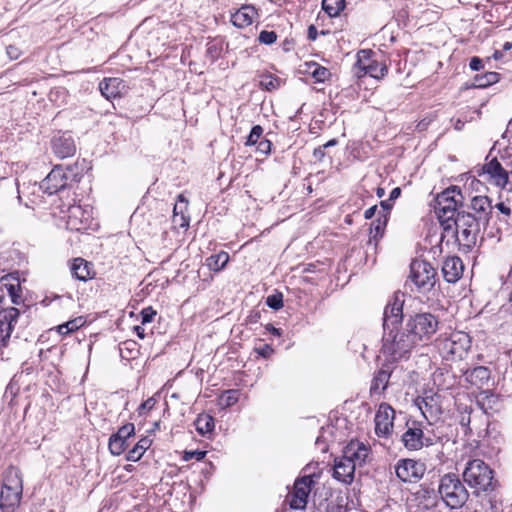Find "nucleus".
<instances>
[{
	"label": "nucleus",
	"mask_w": 512,
	"mask_h": 512,
	"mask_svg": "<svg viewBox=\"0 0 512 512\" xmlns=\"http://www.w3.org/2000/svg\"><path fill=\"white\" fill-rule=\"evenodd\" d=\"M463 480L476 495L490 494L498 487L492 468L481 459H471L462 473Z\"/></svg>",
	"instance_id": "obj_1"
},
{
	"label": "nucleus",
	"mask_w": 512,
	"mask_h": 512,
	"mask_svg": "<svg viewBox=\"0 0 512 512\" xmlns=\"http://www.w3.org/2000/svg\"><path fill=\"white\" fill-rule=\"evenodd\" d=\"M416 346L418 344L407 328L397 332H394V329L384 331L382 353L390 361L407 358Z\"/></svg>",
	"instance_id": "obj_2"
},
{
	"label": "nucleus",
	"mask_w": 512,
	"mask_h": 512,
	"mask_svg": "<svg viewBox=\"0 0 512 512\" xmlns=\"http://www.w3.org/2000/svg\"><path fill=\"white\" fill-rule=\"evenodd\" d=\"M438 492L444 503L451 509L461 508L469 498L468 490L453 473H447L441 477Z\"/></svg>",
	"instance_id": "obj_3"
},
{
	"label": "nucleus",
	"mask_w": 512,
	"mask_h": 512,
	"mask_svg": "<svg viewBox=\"0 0 512 512\" xmlns=\"http://www.w3.org/2000/svg\"><path fill=\"white\" fill-rule=\"evenodd\" d=\"M439 321L431 313H418L412 316L406 324V328L418 345L425 344L436 333Z\"/></svg>",
	"instance_id": "obj_4"
},
{
	"label": "nucleus",
	"mask_w": 512,
	"mask_h": 512,
	"mask_svg": "<svg viewBox=\"0 0 512 512\" xmlns=\"http://www.w3.org/2000/svg\"><path fill=\"white\" fill-rule=\"evenodd\" d=\"M463 195L458 187H451L437 195L435 200V213L442 222L452 221L458 211V206L463 202Z\"/></svg>",
	"instance_id": "obj_5"
},
{
	"label": "nucleus",
	"mask_w": 512,
	"mask_h": 512,
	"mask_svg": "<svg viewBox=\"0 0 512 512\" xmlns=\"http://www.w3.org/2000/svg\"><path fill=\"white\" fill-rule=\"evenodd\" d=\"M410 280L416 286L419 293L430 292L437 281L435 268L425 260H413L410 264Z\"/></svg>",
	"instance_id": "obj_6"
},
{
	"label": "nucleus",
	"mask_w": 512,
	"mask_h": 512,
	"mask_svg": "<svg viewBox=\"0 0 512 512\" xmlns=\"http://www.w3.org/2000/svg\"><path fill=\"white\" fill-rule=\"evenodd\" d=\"M373 52L369 49L360 50L357 54V62L354 72L358 77L369 75L375 79H382L388 73V67L384 62L372 58Z\"/></svg>",
	"instance_id": "obj_7"
},
{
	"label": "nucleus",
	"mask_w": 512,
	"mask_h": 512,
	"mask_svg": "<svg viewBox=\"0 0 512 512\" xmlns=\"http://www.w3.org/2000/svg\"><path fill=\"white\" fill-rule=\"evenodd\" d=\"M404 295L394 293L385 306L383 313L384 331L395 329L403 319Z\"/></svg>",
	"instance_id": "obj_8"
},
{
	"label": "nucleus",
	"mask_w": 512,
	"mask_h": 512,
	"mask_svg": "<svg viewBox=\"0 0 512 512\" xmlns=\"http://www.w3.org/2000/svg\"><path fill=\"white\" fill-rule=\"evenodd\" d=\"M425 464L413 459H401L395 466L397 477L405 483H416L425 474Z\"/></svg>",
	"instance_id": "obj_9"
},
{
	"label": "nucleus",
	"mask_w": 512,
	"mask_h": 512,
	"mask_svg": "<svg viewBox=\"0 0 512 512\" xmlns=\"http://www.w3.org/2000/svg\"><path fill=\"white\" fill-rule=\"evenodd\" d=\"M402 442L406 449L417 451L424 446L428 447L433 445L435 439L434 437L425 435L417 422H412L411 425L407 424V430L402 435Z\"/></svg>",
	"instance_id": "obj_10"
},
{
	"label": "nucleus",
	"mask_w": 512,
	"mask_h": 512,
	"mask_svg": "<svg viewBox=\"0 0 512 512\" xmlns=\"http://www.w3.org/2000/svg\"><path fill=\"white\" fill-rule=\"evenodd\" d=\"M93 221L92 209L81 205H72L68 209L67 228L73 231H82L90 228Z\"/></svg>",
	"instance_id": "obj_11"
},
{
	"label": "nucleus",
	"mask_w": 512,
	"mask_h": 512,
	"mask_svg": "<svg viewBox=\"0 0 512 512\" xmlns=\"http://www.w3.org/2000/svg\"><path fill=\"white\" fill-rule=\"evenodd\" d=\"M313 485L314 480L311 476H303L295 481L289 500L292 509L302 510L306 507L307 499Z\"/></svg>",
	"instance_id": "obj_12"
},
{
	"label": "nucleus",
	"mask_w": 512,
	"mask_h": 512,
	"mask_svg": "<svg viewBox=\"0 0 512 512\" xmlns=\"http://www.w3.org/2000/svg\"><path fill=\"white\" fill-rule=\"evenodd\" d=\"M69 185V175L61 166H55L42 180L40 188L48 195L64 191Z\"/></svg>",
	"instance_id": "obj_13"
},
{
	"label": "nucleus",
	"mask_w": 512,
	"mask_h": 512,
	"mask_svg": "<svg viewBox=\"0 0 512 512\" xmlns=\"http://www.w3.org/2000/svg\"><path fill=\"white\" fill-rule=\"evenodd\" d=\"M394 409L387 403L380 404L375 415V432L380 437H388L393 430Z\"/></svg>",
	"instance_id": "obj_14"
},
{
	"label": "nucleus",
	"mask_w": 512,
	"mask_h": 512,
	"mask_svg": "<svg viewBox=\"0 0 512 512\" xmlns=\"http://www.w3.org/2000/svg\"><path fill=\"white\" fill-rule=\"evenodd\" d=\"M19 315L20 312L15 307L7 308L0 314V350L7 347Z\"/></svg>",
	"instance_id": "obj_15"
},
{
	"label": "nucleus",
	"mask_w": 512,
	"mask_h": 512,
	"mask_svg": "<svg viewBox=\"0 0 512 512\" xmlns=\"http://www.w3.org/2000/svg\"><path fill=\"white\" fill-rule=\"evenodd\" d=\"M135 433V427L132 423H127L120 427L115 434H112L109 438L108 447L113 455H121L127 448V439L133 436Z\"/></svg>",
	"instance_id": "obj_16"
},
{
	"label": "nucleus",
	"mask_w": 512,
	"mask_h": 512,
	"mask_svg": "<svg viewBox=\"0 0 512 512\" xmlns=\"http://www.w3.org/2000/svg\"><path fill=\"white\" fill-rule=\"evenodd\" d=\"M468 208L472 211L471 213L473 216L483 223L484 227L488 225L493 206L491 200L487 196H474L471 199Z\"/></svg>",
	"instance_id": "obj_17"
},
{
	"label": "nucleus",
	"mask_w": 512,
	"mask_h": 512,
	"mask_svg": "<svg viewBox=\"0 0 512 512\" xmlns=\"http://www.w3.org/2000/svg\"><path fill=\"white\" fill-rule=\"evenodd\" d=\"M370 449L364 443L359 441H351L343 450V457L346 460H350L351 464L362 466L369 456Z\"/></svg>",
	"instance_id": "obj_18"
},
{
	"label": "nucleus",
	"mask_w": 512,
	"mask_h": 512,
	"mask_svg": "<svg viewBox=\"0 0 512 512\" xmlns=\"http://www.w3.org/2000/svg\"><path fill=\"white\" fill-rule=\"evenodd\" d=\"M52 149L59 158L65 159L75 154L76 145L69 133H62L53 137Z\"/></svg>",
	"instance_id": "obj_19"
},
{
	"label": "nucleus",
	"mask_w": 512,
	"mask_h": 512,
	"mask_svg": "<svg viewBox=\"0 0 512 512\" xmlns=\"http://www.w3.org/2000/svg\"><path fill=\"white\" fill-rule=\"evenodd\" d=\"M470 348L469 336L465 333H453L449 339L444 342V349L452 356L461 358Z\"/></svg>",
	"instance_id": "obj_20"
},
{
	"label": "nucleus",
	"mask_w": 512,
	"mask_h": 512,
	"mask_svg": "<svg viewBox=\"0 0 512 512\" xmlns=\"http://www.w3.org/2000/svg\"><path fill=\"white\" fill-rule=\"evenodd\" d=\"M463 271L464 265L460 257L450 256L444 260L442 265V273L444 279L448 283L457 282L461 278Z\"/></svg>",
	"instance_id": "obj_21"
},
{
	"label": "nucleus",
	"mask_w": 512,
	"mask_h": 512,
	"mask_svg": "<svg viewBox=\"0 0 512 512\" xmlns=\"http://www.w3.org/2000/svg\"><path fill=\"white\" fill-rule=\"evenodd\" d=\"M355 469V464H351L350 460H346L343 457L336 458L333 467V477L344 484H350L353 482Z\"/></svg>",
	"instance_id": "obj_22"
},
{
	"label": "nucleus",
	"mask_w": 512,
	"mask_h": 512,
	"mask_svg": "<svg viewBox=\"0 0 512 512\" xmlns=\"http://www.w3.org/2000/svg\"><path fill=\"white\" fill-rule=\"evenodd\" d=\"M484 174L498 187L504 188L508 183V171L502 167L497 159H493L486 163L483 167Z\"/></svg>",
	"instance_id": "obj_23"
},
{
	"label": "nucleus",
	"mask_w": 512,
	"mask_h": 512,
	"mask_svg": "<svg viewBox=\"0 0 512 512\" xmlns=\"http://www.w3.org/2000/svg\"><path fill=\"white\" fill-rule=\"evenodd\" d=\"M126 85L124 81L117 77L105 78L99 84L101 94L106 99H114L121 97L125 91Z\"/></svg>",
	"instance_id": "obj_24"
},
{
	"label": "nucleus",
	"mask_w": 512,
	"mask_h": 512,
	"mask_svg": "<svg viewBox=\"0 0 512 512\" xmlns=\"http://www.w3.org/2000/svg\"><path fill=\"white\" fill-rule=\"evenodd\" d=\"M417 405L427 421L438 419L442 413L438 398L434 396H427L418 400Z\"/></svg>",
	"instance_id": "obj_25"
},
{
	"label": "nucleus",
	"mask_w": 512,
	"mask_h": 512,
	"mask_svg": "<svg viewBox=\"0 0 512 512\" xmlns=\"http://www.w3.org/2000/svg\"><path fill=\"white\" fill-rule=\"evenodd\" d=\"M412 501L417 503L421 509L428 510L436 506L437 495L434 489L429 487L420 486L419 489L413 493Z\"/></svg>",
	"instance_id": "obj_26"
},
{
	"label": "nucleus",
	"mask_w": 512,
	"mask_h": 512,
	"mask_svg": "<svg viewBox=\"0 0 512 512\" xmlns=\"http://www.w3.org/2000/svg\"><path fill=\"white\" fill-rule=\"evenodd\" d=\"M256 16L257 10L254 6L243 5L239 10L231 15V22L238 28H245L253 23Z\"/></svg>",
	"instance_id": "obj_27"
},
{
	"label": "nucleus",
	"mask_w": 512,
	"mask_h": 512,
	"mask_svg": "<svg viewBox=\"0 0 512 512\" xmlns=\"http://www.w3.org/2000/svg\"><path fill=\"white\" fill-rule=\"evenodd\" d=\"M23 491H12L2 488L0 493V508L3 512H14L20 504Z\"/></svg>",
	"instance_id": "obj_28"
},
{
	"label": "nucleus",
	"mask_w": 512,
	"mask_h": 512,
	"mask_svg": "<svg viewBox=\"0 0 512 512\" xmlns=\"http://www.w3.org/2000/svg\"><path fill=\"white\" fill-rule=\"evenodd\" d=\"M464 375L465 379L471 385L482 388L489 382L491 372L489 368L485 366H477L472 369H468Z\"/></svg>",
	"instance_id": "obj_29"
},
{
	"label": "nucleus",
	"mask_w": 512,
	"mask_h": 512,
	"mask_svg": "<svg viewBox=\"0 0 512 512\" xmlns=\"http://www.w3.org/2000/svg\"><path fill=\"white\" fill-rule=\"evenodd\" d=\"M452 221L454 222L456 229L467 230V228L472 229V227L473 229H480V227L483 226V223L478 221L471 212L466 211L458 212Z\"/></svg>",
	"instance_id": "obj_30"
},
{
	"label": "nucleus",
	"mask_w": 512,
	"mask_h": 512,
	"mask_svg": "<svg viewBox=\"0 0 512 512\" xmlns=\"http://www.w3.org/2000/svg\"><path fill=\"white\" fill-rule=\"evenodd\" d=\"M70 270L72 276L79 281L85 282L93 277L89 263L82 258H75Z\"/></svg>",
	"instance_id": "obj_31"
},
{
	"label": "nucleus",
	"mask_w": 512,
	"mask_h": 512,
	"mask_svg": "<svg viewBox=\"0 0 512 512\" xmlns=\"http://www.w3.org/2000/svg\"><path fill=\"white\" fill-rule=\"evenodd\" d=\"M2 488H9L14 491H23V483L20 471L14 467H10L5 472Z\"/></svg>",
	"instance_id": "obj_32"
},
{
	"label": "nucleus",
	"mask_w": 512,
	"mask_h": 512,
	"mask_svg": "<svg viewBox=\"0 0 512 512\" xmlns=\"http://www.w3.org/2000/svg\"><path fill=\"white\" fill-rule=\"evenodd\" d=\"M479 233L480 229H456L457 240L467 248H471L476 244Z\"/></svg>",
	"instance_id": "obj_33"
},
{
	"label": "nucleus",
	"mask_w": 512,
	"mask_h": 512,
	"mask_svg": "<svg viewBox=\"0 0 512 512\" xmlns=\"http://www.w3.org/2000/svg\"><path fill=\"white\" fill-rule=\"evenodd\" d=\"M194 425L197 432L202 436H205L212 433L214 430V418L208 414H199L194 422Z\"/></svg>",
	"instance_id": "obj_34"
},
{
	"label": "nucleus",
	"mask_w": 512,
	"mask_h": 512,
	"mask_svg": "<svg viewBox=\"0 0 512 512\" xmlns=\"http://www.w3.org/2000/svg\"><path fill=\"white\" fill-rule=\"evenodd\" d=\"M389 378H390V372L387 371V370H384V369H381L379 370L373 380H372V384H371V387H370V392L372 394H377V393H381L383 392L386 388H387V385H388V382H389Z\"/></svg>",
	"instance_id": "obj_35"
},
{
	"label": "nucleus",
	"mask_w": 512,
	"mask_h": 512,
	"mask_svg": "<svg viewBox=\"0 0 512 512\" xmlns=\"http://www.w3.org/2000/svg\"><path fill=\"white\" fill-rule=\"evenodd\" d=\"M152 441L147 438L143 437L141 438L136 445L129 450L127 454V460L132 462H137L141 459L145 451L151 446Z\"/></svg>",
	"instance_id": "obj_36"
},
{
	"label": "nucleus",
	"mask_w": 512,
	"mask_h": 512,
	"mask_svg": "<svg viewBox=\"0 0 512 512\" xmlns=\"http://www.w3.org/2000/svg\"><path fill=\"white\" fill-rule=\"evenodd\" d=\"M229 261V254L227 252H220L215 255H211L207 258L206 264L210 270L218 272L222 270Z\"/></svg>",
	"instance_id": "obj_37"
},
{
	"label": "nucleus",
	"mask_w": 512,
	"mask_h": 512,
	"mask_svg": "<svg viewBox=\"0 0 512 512\" xmlns=\"http://www.w3.org/2000/svg\"><path fill=\"white\" fill-rule=\"evenodd\" d=\"M345 8V0H322V9L329 17H337Z\"/></svg>",
	"instance_id": "obj_38"
},
{
	"label": "nucleus",
	"mask_w": 512,
	"mask_h": 512,
	"mask_svg": "<svg viewBox=\"0 0 512 512\" xmlns=\"http://www.w3.org/2000/svg\"><path fill=\"white\" fill-rule=\"evenodd\" d=\"M85 322L86 321L83 317H76L72 320L67 321L66 323L59 325L57 327V331L61 335H68L82 327L85 324Z\"/></svg>",
	"instance_id": "obj_39"
},
{
	"label": "nucleus",
	"mask_w": 512,
	"mask_h": 512,
	"mask_svg": "<svg viewBox=\"0 0 512 512\" xmlns=\"http://www.w3.org/2000/svg\"><path fill=\"white\" fill-rule=\"evenodd\" d=\"M281 80L271 74L262 75L259 86L267 91H273L280 87Z\"/></svg>",
	"instance_id": "obj_40"
},
{
	"label": "nucleus",
	"mask_w": 512,
	"mask_h": 512,
	"mask_svg": "<svg viewBox=\"0 0 512 512\" xmlns=\"http://www.w3.org/2000/svg\"><path fill=\"white\" fill-rule=\"evenodd\" d=\"M499 74L496 72H487L482 76H476V87L484 88L499 81Z\"/></svg>",
	"instance_id": "obj_41"
},
{
	"label": "nucleus",
	"mask_w": 512,
	"mask_h": 512,
	"mask_svg": "<svg viewBox=\"0 0 512 512\" xmlns=\"http://www.w3.org/2000/svg\"><path fill=\"white\" fill-rule=\"evenodd\" d=\"M263 134V128L260 125H255L252 127L249 136L247 137L246 145L253 146L256 145Z\"/></svg>",
	"instance_id": "obj_42"
},
{
	"label": "nucleus",
	"mask_w": 512,
	"mask_h": 512,
	"mask_svg": "<svg viewBox=\"0 0 512 512\" xmlns=\"http://www.w3.org/2000/svg\"><path fill=\"white\" fill-rule=\"evenodd\" d=\"M266 304L271 309L279 310L283 307V295L281 293L269 295L266 298Z\"/></svg>",
	"instance_id": "obj_43"
},
{
	"label": "nucleus",
	"mask_w": 512,
	"mask_h": 512,
	"mask_svg": "<svg viewBox=\"0 0 512 512\" xmlns=\"http://www.w3.org/2000/svg\"><path fill=\"white\" fill-rule=\"evenodd\" d=\"M312 76L316 82H324L330 76V71L325 67L317 65L312 71Z\"/></svg>",
	"instance_id": "obj_44"
},
{
	"label": "nucleus",
	"mask_w": 512,
	"mask_h": 512,
	"mask_svg": "<svg viewBox=\"0 0 512 512\" xmlns=\"http://www.w3.org/2000/svg\"><path fill=\"white\" fill-rule=\"evenodd\" d=\"M8 291V294L11 298L13 304H19L21 302V295L19 293L20 286L19 284H9L5 285Z\"/></svg>",
	"instance_id": "obj_45"
},
{
	"label": "nucleus",
	"mask_w": 512,
	"mask_h": 512,
	"mask_svg": "<svg viewBox=\"0 0 512 512\" xmlns=\"http://www.w3.org/2000/svg\"><path fill=\"white\" fill-rule=\"evenodd\" d=\"M260 43L271 45L277 40V34L274 31L263 30L258 38Z\"/></svg>",
	"instance_id": "obj_46"
},
{
	"label": "nucleus",
	"mask_w": 512,
	"mask_h": 512,
	"mask_svg": "<svg viewBox=\"0 0 512 512\" xmlns=\"http://www.w3.org/2000/svg\"><path fill=\"white\" fill-rule=\"evenodd\" d=\"M224 405L226 407L232 406L238 401V391L237 390H228L222 397Z\"/></svg>",
	"instance_id": "obj_47"
},
{
	"label": "nucleus",
	"mask_w": 512,
	"mask_h": 512,
	"mask_svg": "<svg viewBox=\"0 0 512 512\" xmlns=\"http://www.w3.org/2000/svg\"><path fill=\"white\" fill-rule=\"evenodd\" d=\"M155 404L156 400L153 397L148 398L138 407L137 411L139 416L144 415L146 411H150L155 406Z\"/></svg>",
	"instance_id": "obj_48"
},
{
	"label": "nucleus",
	"mask_w": 512,
	"mask_h": 512,
	"mask_svg": "<svg viewBox=\"0 0 512 512\" xmlns=\"http://www.w3.org/2000/svg\"><path fill=\"white\" fill-rule=\"evenodd\" d=\"M205 456H206V451H199V450L186 451L185 455H184V459L187 461L191 460V459H196L197 461H200V460L204 459Z\"/></svg>",
	"instance_id": "obj_49"
},
{
	"label": "nucleus",
	"mask_w": 512,
	"mask_h": 512,
	"mask_svg": "<svg viewBox=\"0 0 512 512\" xmlns=\"http://www.w3.org/2000/svg\"><path fill=\"white\" fill-rule=\"evenodd\" d=\"M155 315L156 312L151 307L143 309L141 312V323H150Z\"/></svg>",
	"instance_id": "obj_50"
},
{
	"label": "nucleus",
	"mask_w": 512,
	"mask_h": 512,
	"mask_svg": "<svg viewBox=\"0 0 512 512\" xmlns=\"http://www.w3.org/2000/svg\"><path fill=\"white\" fill-rule=\"evenodd\" d=\"M258 146H257V150L259 152H261L262 154L266 155L270 152L271 150V142L269 140H260L258 143Z\"/></svg>",
	"instance_id": "obj_51"
},
{
	"label": "nucleus",
	"mask_w": 512,
	"mask_h": 512,
	"mask_svg": "<svg viewBox=\"0 0 512 512\" xmlns=\"http://www.w3.org/2000/svg\"><path fill=\"white\" fill-rule=\"evenodd\" d=\"M469 67L473 71H479V70H481L483 68V62H482V60L480 58L473 57L470 60Z\"/></svg>",
	"instance_id": "obj_52"
},
{
	"label": "nucleus",
	"mask_w": 512,
	"mask_h": 512,
	"mask_svg": "<svg viewBox=\"0 0 512 512\" xmlns=\"http://www.w3.org/2000/svg\"><path fill=\"white\" fill-rule=\"evenodd\" d=\"M1 168H2V170H1L2 174H0V180H2V181L7 180L11 174L12 167L6 163V164H2Z\"/></svg>",
	"instance_id": "obj_53"
},
{
	"label": "nucleus",
	"mask_w": 512,
	"mask_h": 512,
	"mask_svg": "<svg viewBox=\"0 0 512 512\" xmlns=\"http://www.w3.org/2000/svg\"><path fill=\"white\" fill-rule=\"evenodd\" d=\"M495 207L503 214L505 217H509L511 215V209L503 202L497 203Z\"/></svg>",
	"instance_id": "obj_54"
},
{
	"label": "nucleus",
	"mask_w": 512,
	"mask_h": 512,
	"mask_svg": "<svg viewBox=\"0 0 512 512\" xmlns=\"http://www.w3.org/2000/svg\"><path fill=\"white\" fill-rule=\"evenodd\" d=\"M318 35V31L314 25H310L308 27L307 36L311 41H315Z\"/></svg>",
	"instance_id": "obj_55"
},
{
	"label": "nucleus",
	"mask_w": 512,
	"mask_h": 512,
	"mask_svg": "<svg viewBox=\"0 0 512 512\" xmlns=\"http://www.w3.org/2000/svg\"><path fill=\"white\" fill-rule=\"evenodd\" d=\"M325 149L326 148L323 145L315 148L313 153L314 157L318 160H322L325 156Z\"/></svg>",
	"instance_id": "obj_56"
},
{
	"label": "nucleus",
	"mask_w": 512,
	"mask_h": 512,
	"mask_svg": "<svg viewBox=\"0 0 512 512\" xmlns=\"http://www.w3.org/2000/svg\"><path fill=\"white\" fill-rule=\"evenodd\" d=\"M263 357H269L273 352V349L269 345H265L261 350L258 351Z\"/></svg>",
	"instance_id": "obj_57"
},
{
	"label": "nucleus",
	"mask_w": 512,
	"mask_h": 512,
	"mask_svg": "<svg viewBox=\"0 0 512 512\" xmlns=\"http://www.w3.org/2000/svg\"><path fill=\"white\" fill-rule=\"evenodd\" d=\"M377 210V206L374 205L370 208H368L365 212H364V217L366 219H371L374 215H375V212Z\"/></svg>",
	"instance_id": "obj_58"
},
{
	"label": "nucleus",
	"mask_w": 512,
	"mask_h": 512,
	"mask_svg": "<svg viewBox=\"0 0 512 512\" xmlns=\"http://www.w3.org/2000/svg\"><path fill=\"white\" fill-rule=\"evenodd\" d=\"M401 194V189L399 187H395L394 189H392L391 193H390V196H389V200H394V199H397Z\"/></svg>",
	"instance_id": "obj_59"
},
{
	"label": "nucleus",
	"mask_w": 512,
	"mask_h": 512,
	"mask_svg": "<svg viewBox=\"0 0 512 512\" xmlns=\"http://www.w3.org/2000/svg\"><path fill=\"white\" fill-rule=\"evenodd\" d=\"M8 183H9V186H10L11 190L16 189V191H17V193H18V196H17V197H18V199H21V197H20V195H19V188H18V182H17V180H9V181H8Z\"/></svg>",
	"instance_id": "obj_60"
},
{
	"label": "nucleus",
	"mask_w": 512,
	"mask_h": 512,
	"mask_svg": "<svg viewBox=\"0 0 512 512\" xmlns=\"http://www.w3.org/2000/svg\"><path fill=\"white\" fill-rule=\"evenodd\" d=\"M134 329H135V332H136V334L138 335V337H140V338H142V339L145 337V330H144V328H143V327H141V326H135V328H134Z\"/></svg>",
	"instance_id": "obj_61"
},
{
	"label": "nucleus",
	"mask_w": 512,
	"mask_h": 512,
	"mask_svg": "<svg viewBox=\"0 0 512 512\" xmlns=\"http://www.w3.org/2000/svg\"><path fill=\"white\" fill-rule=\"evenodd\" d=\"M173 212H174V216H177V215H178V213H181V215H183V209H182V206H181L180 204H176V205L174 206ZM181 217H182V219H184V217H183V216H181Z\"/></svg>",
	"instance_id": "obj_62"
},
{
	"label": "nucleus",
	"mask_w": 512,
	"mask_h": 512,
	"mask_svg": "<svg viewBox=\"0 0 512 512\" xmlns=\"http://www.w3.org/2000/svg\"><path fill=\"white\" fill-rule=\"evenodd\" d=\"M506 167L508 168V173L512 174V156L507 158Z\"/></svg>",
	"instance_id": "obj_63"
},
{
	"label": "nucleus",
	"mask_w": 512,
	"mask_h": 512,
	"mask_svg": "<svg viewBox=\"0 0 512 512\" xmlns=\"http://www.w3.org/2000/svg\"><path fill=\"white\" fill-rule=\"evenodd\" d=\"M493 59L495 60H500L502 57H503V52L502 51H499V50H496L493 55H492Z\"/></svg>",
	"instance_id": "obj_64"
}]
</instances>
